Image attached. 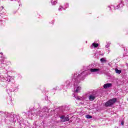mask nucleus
Wrapping results in <instances>:
<instances>
[{
	"label": "nucleus",
	"mask_w": 128,
	"mask_h": 128,
	"mask_svg": "<svg viewBox=\"0 0 128 128\" xmlns=\"http://www.w3.org/2000/svg\"><path fill=\"white\" fill-rule=\"evenodd\" d=\"M116 98H114L111 100H110L108 102H106L104 104L105 106H112L114 104H116Z\"/></svg>",
	"instance_id": "f257e3e1"
},
{
	"label": "nucleus",
	"mask_w": 128,
	"mask_h": 128,
	"mask_svg": "<svg viewBox=\"0 0 128 128\" xmlns=\"http://www.w3.org/2000/svg\"><path fill=\"white\" fill-rule=\"evenodd\" d=\"M64 118H66V120H64ZM60 118H62L61 122H68V120H70L68 117H65L64 116H62Z\"/></svg>",
	"instance_id": "f03ea898"
},
{
	"label": "nucleus",
	"mask_w": 128,
	"mask_h": 128,
	"mask_svg": "<svg viewBox=\"0 0 128 128\" xmlns=\"http://www.w3.org/2000/svg\"><path fill=\"white\" fill-rule=\"evenodd\" d=\"M88 98L90 100L92 101L96 98V95L92 94H90L88 96Z\"/></svg>",
	"instance_id": "7ed1b4c3"
},
{
	"label": "nucleus",
	"mask_w": 128,
	"mask_h": 128,
	"mask_svg": "<svg viewBox=\"0 0 128 128\" xmlns=\"http://www.w3.org/2000/svg\"><path fill=\"white\" fill-rule=\"evenodd\" d=\"M74 90L75 92H80V90H82V88L80 86H77L76 87H74Z\"/></svg>",
	"instance_id": "20e7f679"
},
{
	"label": "nucleus",
	"mask_w": 128,
	"mask_h": 128,
	"mask_svg": "<svg viewBox=\"0 0 128 128\" xmlns=\"http://www.w3.org/2000/svg\"><path fill=\"white\" fill-rule=\"evenodd\" d=\"M112 86V84L108 83L104 85V88H110Z\"/></svg>",
	"instance_id": "39448f33"
},
{
	"label": "nucleus",
	"mask_w": 128,
	"mask_h": 128,
	"mask_svg": "<svg viewBox=\"0 0 128 128\" xmlns=\"http://www.w3.org/2000/svg\"><path fill=\"white\" fill-rule=\"evenodd\" d=\"M100 70V69L98 68H91L90 69V71L91 72H98Z\"/></svg>",
	"instance_id": "423d86ee"
},
{
	"label": "nucleus",
	"mask_w": 128,
	"mask_h": 128,
	"mask_svg": "<svg viewBox=\"0 0 128 128\" xmlns=\"http://www.w3.org/2000/svg\"><path fill=\"white\" fill-rule=\"evenodd\" d=\"M76 78V74H74V80H75V82L74 83V86H76L77 84H78V78Z\"/></svg>",
	"instance_id": "0eeeda50"
},
{
	"label": "nucleus",
	"mask_w": 128,
	"mask_h": 128,
	"mask_svg": "<svg viewBox=\"0 0 128 128\" xmlns=\"http://www.w3.org/2000/svg\"><path fill=\"white\" fill-rule=\"evenodd\" d=\"M92 46H94V48H98V44H96V43H93L92 44Z\"/></svg>",
	"instance_id": "6e6552de"
},
{
	"label": "nucleus",
	"mask_w": 128,
	"mask_h": 128,
	"mask_svg": "<svg viewBox=\"0 0 128 128\" xmlns=\"http://www.w3.org/2000/svg\"><path fill=\"white\" fill-rule=\"evenodd\" d=\"M116 74H120L122 72V70L116 69Z\"/></svg>",
	"instance_id": "1a4fd4ad"
},
{
	"label": "nucleus",
	"mask_w": 128,
	"mask_h": 128,
	"mask_svg": "<svg viewBox=\"0 0 128 128\" xmlns=\"http://www.w3.org/2000/svg\"><path fill=\"white\" fill-rule=\"evenodd\" d=\"M86 118H92V116L90 115H86Z\"/></svg>",
	"instance_id": "9d476101"
},
{
	"label": "nucleus",
	"mask_w": 128,
	"mask_h": 128,
	"mask_svg": "<svg viewBox=\"0 0 128 128\" xmlns=\"http://www.w3.org/2000/svg\"><path fill=\"white\" fill-rule=\"evenodd\" d=\"M100 62H106V58H102L100 59Z\"/></svg>",
	"instance_id": "9b49d317"
},
{
	"label": "nucleus",
	"mask_w": 128,
	"mask_h": 128,
	"mask_svg": "<svg viewBox=\"0 0 128 128\" xmlns=\"http://www.w3.org/2000/svg\"><path fill=\"white\" fill-rule=\"evenodd\" d=\"M51 2H52V4H56L58 3V2L54 1V2H52V0H51Z\"/></svg>",
	"instance_id": "f8f14e48"
},
{
	"label": "nucleus",
	"mask_w": 128,
	"mask_h": 128,
	"mask_svg": "<svg viewBox=\"0 0 128 128\" xmlns=\"http://www.w3.org/2000/svg\"><path fill=\"white\" fill-rule=\"evenodd\" d=\"M76 100H82V98L80 96L76 97Z\"/></svg>",
	"instance_id": "ddd939ff"
},
{
	"label": "nucleus",
	"mask_w": 128,
	"mask_h": 128,
	"mask_svg": "<svg viewBox=\"0 0 128 128\" xmlns=\"http://www.w3.org/2000/svg\"><path fill=\"white\" fill-rule=\"evenodd\" d=\"M121 124H122V126H124V121H122L121 122Z\"/></svg>",
	"instance_id": "4468645a"
},
{
	"label": "nucleus",
	"mask_w": 128,
	"mask_h": 128,
	"mask_svg": "<svg viewBox=\"0 0 128 128\" xmlns=\"http://www.w3.org/2000/svg\"><path fill=\"white\" fill-rule=\"evenodd\" d=\"M61 8H62V6H60V8H59V9H58L59 10H60Z\"/></svg>",
	"instance_id": "2eb2a0df"
},
{
	"label": "nucleus",
	"mask_w": 128,
	"mask_h": 128,
	"mask_svg": "<svg viewBox=\"0 0 128 128\" xmlns=\"http://www.w3.org/2000/svg\"><path fill=\"white\" fill-rule=\"evenodd\" d=\"M108 46H110L108 45L106 46V48H108Z\"/></svg>",
	"instance_id": "dca6fc26"
},
{
	"label": "nucleus",
	"mask_w": 128,
	"mask_h": 128,
	"mask_svg": "<svg viewBox=\"0 0 128 128\" xmlns=\"http://www.w3.org/2000/svg\"><path fill=\"white\" fill-rule=\"evenodd\" d=\"M81 74H84V72L81 73Z\"/></svg>",
	"instance_id": "f3484780"
},
{
	"label": "nucleus",
	"mask_w": 128,
	"mask_h": 128,
	"mask_svg": "<svg viewBox=\"0 0 128 128\" xmlns=\"http://www.w3.org/2000/svg\"><path fill=\"white\" fill-rule=\"evenodd\" d=\"M64 120H66V117H64Z\"/></svg>",
	"instance_id": "a211bd4d"
},
{
	"label": "nucleus",
	"mask_w": 128,
	"mask_h": 128,
	"mask_svg": "<svg viewBox=\"0 0 128 128\" xmlns=\"http://www.w3.org/2000/svg\"><path fill=\"white\" fill-rule=\"evenodd\" d=\"M78 76H80V74L78 75Z\"/></svg>",
	"instance_id": "6ab92c4d"
}]
</instances>
